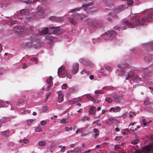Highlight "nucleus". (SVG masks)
Listing matches in <instances>:
<instances>
[{"label": "nucleus", "instance_id": "obj_41", "mask_svg": "<svg viewBox=\"0 0 153 153\" xmlns=\"http://www.w3.org/2000/svg\"><path fill=\"white\" fill-rule=\"evenodd\" d=\"M127 4L128 5H132L133 4V2L132 0H126Z\"/></svg>", "mask_w": 153, "mask_h": 153}, {"label": "nucleus", "instance_id": "obj_53", "mask_svg": "<svg viewBox=\"0 0 153 153\" xmlns=\"http://www.w3.org/2000/svg\"><path fill=\"white\" fill-rule=\"evenodd\" d=\"M135 113L134 112H131L129 113V116L130 117H132L133 115H135Z\"/></svg>", "mask_w": 153, "mask_h": 153}, {"label": "nucleus", "instance_id": "obj_36", "mask_svg": "<svg viewBox=\"0 0 153 153\" xmlns=\"http://www.w3.org/2000/svg\"><path fill=\"white\" fill-rule=\"evenodd\" d=\"M52 79V78L51 76H50L49 78L46 79V81L48 83L50 84L51 82V80Z\"/></svg>", "mask_w": 153, "mask_h": 153}, {"label": "nucleus", "instance_id": "obj_34", "mask_svg": "<svg viewBox=\"0 0 153 153\" xmlns=\"http://www.w3.org/2000/svg\"><path fill=\"white\" fill-rule=\"evenodd\" d=\"M46 144V143L45 141H40L38 143V145L40 146H45Z\"/></svg>", "mask_w": 153, "mask_h": 153}, {"label": "nucleus", "instance_id": "obj_51", "mask_svg": "<svg viewBox=\"0 0 153 153\" xmlns=\"http://www.w3.org/2000/svg\"><path fill=\"white\" fill-rule=\"evenodd\" d=\"M152 58V56L151 55H150L149 56V57H145V60L148 62H149L150 61L151 58Z\"/></svg>", "mask_w": 153, "mask_h": 153}, {"label": "nucleus", "instance_id": "obj_43", "mask_svg": "<svg viewBox=\"0 0 153 153\" xmlns=\"http://www.w3.org/2000/svg\"><path fill=\"white\" fill-rule=\"evenodd\" d=\"M105 100L109 103H111L113 101L112 98L110 97L107 98Z\"/></svg>", "mask_w": 153, "mask_h": 153}, {"label": "nucleus", "instance_id": "obj_13", "mask_svg": "<svg viewBox=\"0 0 153 153\" xmlns=\"http://www.w3.org/2000/svg\"><path fill=\"white\" fill-rule=\"evenodd\" d=\"M36 13L39 15H42L45 13V12L43 8L40 6H38L36 10Z\"/></svg>", "mask_w": 153, "mask_h": 153}, {"label": "nucleus", "instance_id": "obj_48", "mask_svg": "<svg viewBox=\"0 0 153 153\" xmlns=\"http://www.w3.org/2000/svg\"><path fill=\"white\" fill-rule=\"evenodd\" d=\"M16 22V21L10 19V21L9 22V24L10 25H12L15 24V22Z\"/></svg>", "mask_w": 153, "mask_h": 153}, {"label": "nucleus", "instance_id": "obj_10", "mask_svg": "<svg viewBox=\"0 0 153 153\" xmlns=\"http://www.w3.org/2000/svg\"><path fill=\"white\" fill-rule=\"evenodd\" d=\"M51 30L52 34H55L57 35H61L62 34L60 33V28L59 27H51V28H50Z\"/></svg>", "mask_w": 153, "mask_h": 153}, {"label": "nucleus", "instance_id": "obj_35", "mask_svg": "<svg viewBox=\"0 0 153 153\" xmlns=\"http://www.w3.org/2000/svg\"><path fill=\"white\" fill-rule=\"evenodd\" d=\"M108 120L111 121L112 123H113L114 122L115 120V119L114 117H112L111 116H109L108 117Z\"/></svg>", "mask_w": 153, "mask_h": 153}, {"label": "nucleus", "instance_id": "obj_45", "mask_svg": "<svg viewBox=\"0 0 153 153\" xmlns=\"http://www.w3.org/2000/svg\"><path fill=\"white\" fill-rule=\"evenodd\" d=\"M138 142V140L137 139H136L135 140L132 141L131 142V143L132 144H135L137 143Z\"/></svg>", "mask_w": 153, "mask_h": 153}, {"label": "nucleus", "instance_id": "obj_23", "mask_svg": "<svg viewBox=\"0 0 153 153\" xmlns=\"http://www.w3.org/2000/svg\"><path fill=\"white\" fill-rule=\"evenodd\" d=\"M120 110V108L119 106H117L116 107H112L111 108L109 109V111L110 112H111L113 111V112H116L119 111Z\"/></svg>", "mask_w": 153, "mask_h": 153}, {"label": "nucleus", "instance_id": "obj_5", "mask_svg": "<svg viewBox=\"0 0 153 153\" xmlns=\"http://www.w3.org/2000/svg\"><path fill=\"white\" fill-rule=\"evenodd\" d=\"M57 74L59 77H62L60 76V75L63 76L66 75L67 78L69 79H71V76L69 72L66 70L64 66H62L58 68Z\"/></svg>", "mask_w": 153, "mask_h": 153}, {"label": "nucleus", "instance_id": "obj_22", "mask_svg": "<svg viewBox=\"0 0 153 153\" xmlns=\"http://www.w3.org/2000/svg\"><path fill=\"white\" fill-rule=\"evenodd\" d=\"M113 99L115 102H118L123 100V98L119 96H115L113 97Z\"/></svg>", "mask_w": 153, "mask_h": 153}, {"label": "nucleus", "instance_id": "obj_50", "mask_svg": "<svg viewBox=\"0 0 153 153\" xmlns=\"http://www.w3.org/2000/svg\"><path fill=\"white\" fill-rule=\"evenodd\" d=\"M82 149V148L80 147H77L76 149H75V150H76V153H79V152H80Z\"/></svg>", "mask_w": 153, "mask_h": 153}, {"label": "nucleus", "instance_id": "obj_19", "mask_svg": "<svg viewBox=\"0 0 153 153\" xmlns=\"http://www.w3.org/2000/svg\"><path fill=\"white\" fill-rule=\"evenodd\" d=\"M29 13V11L27 9H23L21 10L20 12H17V14L21 13L22 15H28Z\"/></svg>", "mask_w": 153, "mask_h": 153}, {"label": "nucleus", "instance_id": "obj_28", "mask_svg": "<svg viewBox=\"0 0 153 153\" xmlns=\"http://www.w3.org/2000/svg\"><path fill=\"white\" fill-rule=\"evenodd\" d=\"M28 142L29 140L26 138L21 139L19 141V143H24L26 144L28 143Z\"/></svg>", "mask_w": 153, "mask_h": 153}, {"label": "nucleus", "instance_id": "obj_33", "mask_svg": "<svg viewBox=\"0 0 153 153\" xmlns=\"http://www.w3.org/2000/svg\"><path fill=\"white\" fill-rule=\"evenodd\" d=\"M105 68L106 71L108 72V74L109 73V71H111L112 70L111 67L108 66H105Z\"/></svg>", "mask_w": 153, "mask_h": 153}, {"label": "nucleus", "instance_id": "obj_31", "mask_svg": "<svg viewBox=\"0 0 153 153\" xmlns=\"http://www.w3.org/2000/svg\"><path fill=\"white\" fill-rule=\"evenodd\" d=\"M68 118H63L60 120L61 123H68Z\"/></svg>", "mask_w": 153, "mask_h": 153}, {"label": "nucleus", "instance_id": "obj_11", "mask_svg": "<svg viewBox=\"0 0 153 153\" xmlns=\"http://www.w3.org/2000/svg\"><path fill=\"white\" fill-rule=\"evenodd\" d=\"M27 29V28H26L23 26H16L13 27V30L15 32V33H19L22 32L23 31L22 30H26Z\"/></svg>", "mask_w": 153, "mask_h": 153}, {"label": "nucleus", "instance_id": "obj_46", "mask_svg": "<svg viewBox=\"0 0 153 153\" xmlns=\"http://www.w3.org/2000/svg\"><path fill=\"white\" fill-rule=\"evenodd\" d=\"M92 26L93 27H97L99 26L98 23L95 22L92 23Z\"/></svg>", "mask_w": 153, "mask_h": 153}, {"label": "nucleus", "instance_id": "obj_16", "mask_svg": "<svg viewBox=\"0 0 153 153\" xmlns=\"http://www.w3.org/2000/svg\"><path fill=\"white\" fill-rule=\"evenodd\" d=\"M12 133L10 131L8 130H6L5 131H2L1 132V134L6 137H8L9 136L11 133Z\"/></svg>", "mask_w": 153, "mask_h": 153}, {"label": "nucleus", "instance_id": "obj_56", "mask_svg": "<svg viewBox=\"0 0 153 153\" xmlns=\"http://www.w3.org/2000/svg\"><path fill=\"white\" fill-rule=\"evenodd\" d=\"M149 83L150 84L152 85V86H153V87L149 86V88L150 90L152 91H153V82H150Z\"/></svg>", "mask_w": 153, "mask_h": 153}, {"label": "nucleus", "instance_id": "obj_15", "mask_svg": "<svg viewBox=\"0 0 153 153\" xmlns=\"http://www.w3.org/2000/svg\"><path fill=\"white\" fill-rule=\"evenodd\" d=\"M126 7L125 5H120L115 9L116 12H120L125 9Z\"/></svg>", "mask_w": 153, "mask_h": 153}, {"label": "nucleus", "instance_id": "obj_27", "mask_svg": "<svg viewBox=\"0 0 153 153\" xmlns=\"http://www.w3.org/2000/svg\"><path fill=\"white\" fill-rule=\"evenodd\" d=\"M81 7H78V8H76L74 9H72L70 12H68V14L70 12L71 13H74L75 12H77L78 11H79L81 9Z\"/></svg>", "mask_w": 153, "mask_h": 153}, {"label": "nucleus", "instance_id": "obj_59", "mask_svg": "<svg viewBox=\"0 0 153 153\" xmlns=\"http://www.w3.org/2000/svg\"><path fill=\"white\" fill-rule=\"evenodd\" d=\"M40 124L42 126H44L46 124V122L45 120H42L40 122Z\"/></svg>", "mask_w": 153, "mask_h": 153}, {"label": "nucleus", "instance_id": "obj_60", "mask_svg": "<svg viewBox=\"0 0 153 153\" xmlns=\"http://www.w3.org/2000/svg\"><path fill=\"white\" fill-rule=\"evenodd\" d=\"M66 147L65 146H62L61 148V151L62 152H64L65 151V149Z\"/></svg>", "mask_w": 153, "mask_h": 153}, {"label": "nucleus", "instance_id": "obj_18", "mask_svg": "<svg viewBox=\"0 0 153 153\" xmlns=\"http://www.w3.org/2000/svg\"><path fill=\"white\" fill-rule=\"evenodd\" d=\"M98 71L99 72L101 73V75H102L103 76H106L107 74H108V72L106 71L105 68V69L101 68L99 69Z\"/></svg>", "mask_w": 153, "mask_h": 153}, {"label": "nucleus", "instance_id": "obj_24", "mask_svg": "<svg viewBox=\"0 0 153 153\" xmlns=\"http://www.w3.org/2000/svg\"><path fill=\"white\" fill-rule=\"evenodd\" d=\"M96 111V107L94 106H92L89 109V114L90 115H93L95 114Z\"/></svg>", "mask_w": 153, "mask_h": 153}, {"label": "nucleus", "instance_id": "obj_62", "mask_svg": "<svg viewBox=\"0 0 153 153\" xmlns=\"http://www.w3.org/2000/svg\"><path fill=\"white\" fill-rule=\"evenodd\" d=\"M27 66V64L24 63L23 64L22 68L23 69L26 68Z\"/></svg>", "mask_w": 153, "mask_h": 153}, {"label": "nucleus", "instance_id": "obj_12", "mask_svg": "<svg viewBox=\"0 0 153 153\" xmlns=\"http://www.w3.org/2000/svg\"><path fill=\"white\" fill-rule=\"evenodd\" d=\"M8 107L10 110L12 109L11 105L8 101L4 102L2 100H0V107Z\"/></svg>", "mask_w": 153, "mask_h": 153}, {"label": "nucleus", "instance_id": "obj_47", "mask_svg": "<svg viewBox=\"0 0 153 153\" xmlns=\"http://www.w3.org/2000/svg\"><path fill=\"white\" fill-rule=\"evenodd\" d=\"M89 71L86 70L85 69H84L81 72V74H83L84 73H85L87 74H89Z\"/></svg>", "mask_w": 153, "mask_h": 153}, {"label": "nucleus", "instance_id": "obj_37", "mask_svg": "<svg viewBox=\"0 0 153 153\" xmlns=\"http://www.w3.org/2000/svg\"><path fill=\"white\" fill-rule=\"evenodd\" d=\"M30 60L32 62H35V63L36 64L38 62V60L35 57H32L30 58Z\"/></svg>", "mask_w": 153, "mask_h": 153}, {"label": "nucleus", "instance_id": "obj_6", "mask_svg": "<svg viewBox=\"0 0 153 153\" xmlns=\"http://www.w3.org/2000/svg\"><path fill=\"white\" fill-rule=\"evenodd\" d=\"M118 67L119 69H117L116 71V73L119 75L123 76L126 73V72L129 70V69H131V67L129 65H128L124 69H123L121 67V65H118ZM133 68L132 67V68Z\"/></svg>", "mask_w": 153, "mask_h": 153}, {"label": "nucleus", "instance_id": "obj_49", "mask_svg": "<svg viewBox=\"0 0 153 153\" xmlns=\"http://www.w3.org/2000/svg\"><path fill=\"white\" fill-rule=\"evenodd\" d=\"M25 3L27 4H30L32 2L33 3V1H32V0H28L27 1H25Z\"/></svg>", "mask_w": 153, "mask_h": 153}, {"label": "nucleus", "instance_id": "obj_63", "mask_svg": "<svg viewBox=\"0 0 153 153\" xmlns=\"http://www.w3.org/2000/svg\"><path fill=\"white\" fill-rule=\"evenodd\" d=\"M51 92H50L49 93H48V94L47 95H46V101H47V100L48 98L51 95Z\"/></svg>", "mask_w": 153, "mask_h": 153}, {"label": "nucleus", "instance_id": "obj_29", "mask_svg": "<svg viewBox=\"0 0 153 153\" xmlns=\"http://www.w3.org/2000/svg\"><path fill=\"white\" fill-rule=\"evenodd\" d=\"M143 72L146 76L149 75L150 73V71L147 68H146L143 69Z\"/></svg>", "mask_w": 153, "mask_h": 153}, {"label": "nucleus", "instance_id": "obj_42", "mask_svg": "<svg viewBox=\"0 0 153 153\" xmlns=\"http://www.w3.org/2000/svg\"><path fill=\"white\" fill-rule=\"evenodd\" d=\"M92 5V3H90L88 4H85L82 6V7H85V8H87L89 6H90Z\"/></svg>", "mask_w": 153, "mask_h": 153}, {"label": "nucleus", "instance_id": "obj_39", "mask_svg": "<svg viewBox=\"0 0 153 153\" xmlns=\"http://www.w3.org/2000/svg\"><path fill=\"white\" fill-rule=\"evenodd\" d=\"M97 11V10L95 8H93L91 9L90 8H89L88 10V12H91L92 13H93L94 12H95Z\"/></svg>", "mask_w": 153, "mask_h": 153}, {"label": "nucleus", "instance_id": "obj_9", "mask_svg": "<svg viewBox=\"0 0 153 153\" xmlns=\"http://www.w3.org/2000/svg\"><path fill=\"white\" fill-rule=\"evenodd\" d=\"M79 67V65L78 63H75L73 64L71 68V72L73 74H75L78 72Z\"/></svg>", "mask_w": 153, "mask_h": 153}, {"label": "nucleus", "instance_id": "obj_40", "mask_svg": "<svg viewBox=\"0 0 153 153\" xmlns=\"http://www.w3.org/2000/svg\"><path fill=\"white\" fill-rule=\"evenodd\" d=\"M94 131L95 133L94 135V137H96L99 134V131L96 128H94Z\"/></svg>", "mask_w": 153, "mask_h": 153}, {"label": "nucleus", "instance_id": "obj_3", "mask_svg": "<svg viewBox=\"0 0 153 153\" xmlns=\"http://www.w3.org/2000/svg\"><path fill=\"white\" fill-rule=\"evenodd\" d=\"M125 79L128 80L130 83L134 82L136 83L140 80L139 77L132 71H131L128 73L127 76L126 77Z\"/></svg>", "mask_w": 153, "mask_h": 153}, {"label": "nucleus", "instance_id": "obj_30", "mask_svg": "<svg viewBox=\"0 0 153 153\" xmlns=\"http://www.w3.org/2000/svg\"><path fill=\"white\" fill-rule=\"evenodd\" d=\"M34 120L32 119L27 120L26 121L25 123L27 125L30 126L31 125L33 121Z\"/></svg>", "mask_w": 153, "mask_h": 153}, {"label": "nucleus", "instance_id": "obj_38", "mask_svg": "<svg viewBox=\"0 0 153 153\" xmlns=\"http://www.w3.org/2000/svg\"><path fill=\"white\" fill-rule=\"evenodd\" d=\"M146 121L145 119L142 118L141 121V123L143 124L144 126H146Z\"/></svg>", "mask_w": 153, "mask_h": 153}, {"label": "nucleus", "instance_id": "obj_52", "mask_svg": "<svg viewBox=\"0 0 153 153\" xmlns=\"http://www.w3.org/2000/svg\"><path fill=\"white\" fill-rule=\"evenodd\" d=\"M9 147H13L15 145V144L13 142H11L9 143Z\"/></svg>", "mask_w": 153, "mask_h": 153}, {"label": "nucleus", "instance_id": "obj_57", "mask_svg": "<svg viewBox=\"0 0 153 153\" xmlns=\"http://www.w3.org/2000/svg\"><path fill=\"white\" fill-rule=\"evenodd\" d=\"M48 110V108L47 106H45L43 107L42 111L43 112H45Z\"/></svg>", "mask_w": 153, "mask_h": 153}, {"label": "nucleus", "instance_id": "obj_2", "mask_svg": "<svg viewBox=\"0 0 153 153\" xmlns=\"http://www.w3.org/2000/svg\"><path fill=\"white\" fill-rule=\"evenodd\" d=\"M50 28H51V27H44L42 29L41 32H39V36L36 35L35 33L31 34L30 36V39L31 40V42L32 43L33 41H36L39 38V36L46 34H52L51 30L50 29Z\"/></svg>", "mask_w": 153, "mask_h": 153}, {"label": "nucleus", "instance_id": "obj_8", "mask_svg": "<svg viewBox=\"0 0 153 153\" xmlns=\"http://www.w3.org/2000/svg\"><path fill=\"white\" fill-rule=\"evenodd\" d=\"M79 61L80 63L88 66L91 67L94 65V64L92 62L86 59L80 58L79 59Z\"/></svg>", "mask_w": 153, "mask_h": 153}, {"label": "nucleus", "instance_id": "obj_55", "mask_svg": "<svg viewBox=\"0 0 153 153\" xmlns=\"http://www.w3.org/2000/svg\"><path fill=\"white\" fill-rule=\"evenodd\" d=\"M149 104H150V103H149V102L147 100H146L144 101V105H145L146 106L148 105Z\"/></svg>", "mask_w": 153, "mask_h": 153}, {"label": "nucleus", "instance_id": "obj_64", "mask_svg": "<svg viewBox=\"0 0 153 153\" xmlns=\"http://www.w3.org/2000/svg\"><path fill=\"white\" fill-rule=\"evenodd\" d=\"M110 15L112 16L114 18H116L117 17V15L115 14H112V13H110Z\"/></svg>", "mask_w": 153, "mask_h": 153}, {"label": "nucleus", "instance_id": "obj_25", "mask_svg": "<svg viewBox=\"0 0 153 153\" xmlns=\"http://www.w3.org/2000/svg\"><path fill=\"white\" fill-rule=\"evenodd\" d=\"M51 34H48L45 36V37L47 40L51 41L54 39V37L51 36Z\"/></svg>", "mask_w": 153, "mask_h": 153}, {"label": "nucleus", "instance_id": "obj_26", "mask_svg": "<svg viewBox=\"0 0 153 153\" xmlns=\"http://www.w3.org/2000/svg\"><path fill=\"white\" fill-rule=\"evenodd\" d=\"M78 90L76 87L73 86L70 88V91L72 93H75Z\"/></svg>", "mask_w": 153, "mask_h": 153}, {"label": "nucleus", "instance_id": "obj_20", "mask_svg": "<svg viewBox=\"0 0 153 153\" xmlns=\"http://www.w3.org/2000/svg\"><path fill=\"white\" fill-rule=\"evenodd\" d=\"M143 47H150L152 50H153V41L148 43H145L143 44Z\"/></svg>", "mask_w": 153, "mask_h": 153}, {"label": "nucleus", "instance_id": "obj_7", "mask_svg": "<svg viewBox=\"0 0 153 153\" xmlns=\"http://www.w3.org/2000/svg\"><path fill=\"white\" fill-rule=\"evenodd\" d=\"M117 34L114 31H108L105 33L104 35V38L105 39H110L111 40L112 38L114 37Z\"/></svg>", "mask_w": 153, "mask_h": 153}, {"label": "nucleus", "instance_id": "obj_61", "mask_svg": "<svg viewBox=\"0 0 153 153\" xmlns=\"http://www.w3.org/2000/svg\"><path fill=\"white\" fill-rule=\"evenodd\" d=\"M35 131L36 132H38L41 131H42V130L41 128H38L35 129Z\"/></svg>", "mask_w": 153, "mask_h": 153}, {"label": "nucleus", "instance_id": "obj_44", "mask_svg": "<svg viewBox=\"0 0 153 153\" xmlns=\"http://www.w3.org/2000/svg\"><path fill=\"white\" fill-rule=\"evenodd\" d=\"M50 143H51V146H50L51 148H52L54 147L55 146L56 144L53 141H51L50 142Z\"/></svg>", "mask_w": 153, "mask_h": 153}, {"label": "nucleus", "instance_id": "obj_4", "mask_svg": "<svg viewBox=\"0 0 153 153\" xmlns=\"http://www.w3.org/2000/svg\"><path fill=\"white\" fill-rule=\"evenodd\" d=\"M85 17V15L76 13L74 15L73 18H68L67 20L74 25H76L77 23V19L79 18L80 19L82 20Z\"/></svg>", "mask_w": 153, "mask_h": 153}, {"label": "nucleus", "instance_id": "obj_58", "mask_svg": "<svg viewBox=\"0 0 153 153\" xmlns=\"http://www.w3.org/2000/svg\"><path fill=\"white\" fill-rule=\"evenodd\" d=\"M9 120V119L8 118H5L2 120L1 122L3 123H5L8 121Z\"/></svg>", "mask_w": 153, "mask_h": 153}, {"label": "nucleus", "instance_id": "obj_32", "mask_svg": "<svg viewBox=\"0 0 153 153\" xmlns=\"http://www.w3.org/2000/svg\"><path fill=\"white\" fill-rule=\"evenodd\" d=\"M14 16L15 17H17L19 19H21L22 18V15L21 13L17 14V12H16L14 14Z\"/></svg>", "mask_w": 153, "mask_h": 153}, {"label": "nucleus", "instance_id": "obj_54", "mask_svg": "<svg viewBox=\"0 0 153 153\" xmlns=\"http://www.w3.org/2000/svg\"><path fill=\"white\" fill-rule=\"evenodd\" d=\"M68 85L66 84H64L62 85V89H65L67 87Z\"/></svg>", "mask_w": 153, "mask_h": 153}, {"label": "nucleus", "instance_id": "obj_17", "mask_svg": "<svg viewBox=\"0 0 153 153\" xmlns=\"http://www.w3.org/2000/svg\"><path fill=\"white\" fill-rule=\"evenodd\" d=\"M110 88V86H104L103 87V88H102L101 90H96L94 91V93L96 94H102L104 93V92L103 91V90L105 89V88H106L107 89H108Z\"/></svg>", "mask_w": 153, "mask_h": 153}, {"label": "nucleus", "instance_id": "obj_21", "mask_svg": "<svg viewBox=\"0 0 153 153\" xmlns=\"http://www.w3.org/2000/svg\"><path fill=\"white\" fill-rule=\"evenodd\" d=\"M81 101V99L79 97L72 100H69L68 101V102L70 104L72 105L75 104V103L78 102V101Z\"/></svg>", "mask_w": 153, "mask_h": 153}, {"label": "nucleus", "instance_id": "obj_1", "mask_svg": "<svg viewBox=\"0 0 153 153\" xmlns=\"http://www.w3.org/2000/svg\"><path fill=\"white\" fill-rule=\"evenodd\" d=\"M148 13L146 18H135L133 21V23L128 21L123 22L122 24L123 29L126 30L129 27L133 28L136 26L143 25L146 22H150L153 19V10H146L142 12V13Z\"/></svg>", "mask_w": 153, "mask_h": 153}, {"label": "nucleus", "instance_id": "obj_14", "mask_svg": "<svg viewBox=\"0 0 153 153\" xmlns=\"http://www.w3.org/2000/svg\"><path fill=\"white\" fill-rule=\"evenodd\" d=\"M58 102L59 103H60L62 102L64 99V95L62 92L61 91H59L58 92Z\"/></svg>", "mask_w": 153, "mask_h": 153}]
</instances>
